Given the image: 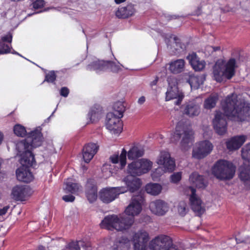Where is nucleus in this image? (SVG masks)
<instances>
[{
    "instance_id": "1",
    "label": "nucleus",
    "mask_w": 250,
    "mask_h": 250,
    "mask_svg": "<svg viewBox=\"0 0 250 250\" xmlns=\"http://www.w3.org/2000/svg\"><path fill=\"white\" fill-rule=\"evenodd\" d=\"M246 99V97L242 98L232 94L222 102V108L225 115L217 111L213 120L214 128L218 134L223 135L227 131L226 116L235 121L249 120L250 118V104Z\"/></svg>"
},
{
    "instance_id": "2",
    "label": "nucleus",
    "mask_w": 250,
    "mask_h": 250,
    "mask_svg": "<svg viewBox=\"0 0 250 250\" xmlns=\"http://www.w3.org/2000/svg\"><path fill=\"white\" fill-rule=\"evenodd\" d=\"M143 198L141 195L133 196L131 202L125 210V215H109L106 216L100 223L101 227L110 230L124 231L129 229L134 222V216L142 210Z\"/></svg>"
},
{
    "instance_id": "3",
    "label": "nucleus",
    "mask_w": 250,
    "mask_h": 250,
    "mask_svg": "<svg viewBox=\"0 0 250 250\" xmlns=\"http://www.w3.org/2000/svg\"><path fill=\"white\" fill-rule=\"evenodd\" d=\"M235 171V166L231 162L225 160L217 161L212 168V174L221 180L232 179Z\"/></svg>"
},
{
    "instance_id": "4",
    "label": "nucleus",
    "mask_w": 250,
    "mask_h": 250,
    "mask_svg": "<svg viewBox=\"0 0 250 250\" xmlns=\"http://www.w3.org/2000/svg\"><path fill=\"white\" fill-rule=\"evenodd\" d=\"M236 61L234 59H230L224 64L222 63L216 62L213 68V78L217 82H221L223 77L230 79L235 74Z\"/></svg>"
},
{
    "instance_id": "5",
    "label": "nucleus",
    "mask_w": 250,
    "mask_h": 250,
    "mask_svg": "<svg viewBox=\"0 0 250 250\" xmlns=\"http://www.w3.org/2000/svg\"><path fill=\"white\" fill-rule=\"evenodd\" d=\"M191 131L181 122L176 125L175 131L172 135L170 139L172 142H177L181 138L180 146L183 150H188L191 144Z\"/></svg>"
},
{
    "instance_id": "6",
    "label": "nucleus",
    "mask_w": 250,
    "mask_h": 250,
    "mask_svg": "<svg viewBox=\"0 0 250 250\" xmlns=\"http://www.w3.org/2000/svg\"><path fill=\"white\" fill-rule=\"evenodd\" d=\"M43 138L41 129L39 127L27 134L26 138L16 144V149L20 151L25 149H32L41 146Z\"/></svg>"
},
{
    "instance_id": "7",
    "label": "nucleus",
    "mask_w": 250,
    "mask_h": 250,
    "mask_svg": "<svg viewBox=\"0 0 250 250\" xmlns=\"http://www.w3.org/2000/svg\"><path fill=\"white\" fill-rule=\"evenodd\" d=\"M150 250H184L181 246L174 245L168 236L160 235L152 240L149 243Z\"/></svg>"
},
{
    "instance_id": "8",
    "label": "nucleus",
    "mask_w": 250,
    "mask_h": 250,
    "mask_svg": "<svg viewBox=\"0 0 250 250\" xmlns=\"http://www.w3.org/2000/svg\"><path fill=\"white\" fill-rule=\"evenodd\" d=\"M153 163L150 160L141 159L134 161L127 167V173L134 176H140L148 172L152 167Z\"/></svg>"
},
{
    "instance_id": "9",
    "label": "nucleus",
    "mask_w": 250,
    "mask_h": 250,
    "mask_svg": "<svg viewBox=\"0 0 250 250\" xmlns=\"http://www.w3.org/2000/svg\"><path fill=\"white\" fill-rule=\"evenodd\" d=\"M167 82L169 86L166 92V101L175 99L176 100L174 102L175 104L176 105L180 104L184 96L178 90L176 80L175 78H168Z\"/></svg>"
},
{
    "instance_id": "10",
    "label": "nucleus",
    "mask_w": 250,
    "mask_h": 250,
    "mask_svg": "<svg viewBox=\"0 0 250 250\" xmlns=\"http://www.w3.org/2000/svg\"><path fill=\"white\" fill-rule=\"evenodd\" d=\"M127 191L124 187L107 188L103 189L100 192V198L104 203H109L117 198L120 194Z\"/></svg>"
},
{
    "instance_id": "11",
    "label": "nucleus",
    "mask_w": 250,
    "mask_h": 250,
    "mask_svg": "<svg viewBox=\"0 0 250 250\" xmlns=\"http://www.w3.org/2000/svg\"><path fill=\"white\" fill-rule=\"evenodd\" d=\"M213 146L208 140L201 141L196 144L192 150V157L197 159H201L212 151Z\"/></svg>"
},
{
    "instance_id": "12",
    "label": "nucleus",
    "mask_w": 250,
    "mask_h": 250,
    "mask_svg": "<svg viewBox=\"0 0 250 250\" xmlns=\"http://www.w3.org/2000/svg\"><path fill=\"white\" fill-rule=\"evenodd\" d=\"M122 117L115 116L114 113H107L106 115V128L114 134H120L123 130Z\"/></svg>"
},
{
    "instance_id": "13",
    "label": "nucleus",
    "mask_w": 250,
    "mask_h": 250,
    "mask_svg": "<svg viewBox=\"0 0 250 250\" xmlns=\"http://www.w3.org/2000/svg\"><path fill=\"white\" fill-rule=\"evenodd\" d=\"M149 239L148 233L145 230L135 233L133 237L134 250H147L146 246Z\"/></svg>"
},
{
    "instance_id": "14",
    "label": "nucleus",
    "mask_w": 250,
    "mask_h": 250,
    "mask_svg": "<svg viewBox=\"0 0 250 250\" xmlns=\"http://www.w3.org/2000/svg\"><path fill=\"white\" fill-rule=\"evenodd\" d=\"M183 114L187 116L193 118L198 116L201 112L200 104L195 101H190L182 105Z\"/></svg>"
},
{
    "instance_id": "15",
    "label": "nucleus",
    "mask_w": 250,
    "mask_h": 250,
    "mask_svg": "<svg viewBox=\"0 0 250 250\" xmlns=\"http://www.w3.org/2000/svg\"><path fill=\"white\" fill-rule=\"evenodd\" d=\"M191 194L189 198L190 206L194 212L200 215L204 213L205 209L200 198L196 194V190L192 187H190Z\"/></svg>"
},
{
    "instance_id": "16",
    "label": "nucleus",
    "mask_w": 250,
    "mask_h": 250,
    "mask_svg": "<svg viewBox=\"0 0 250 250\" xmlns=\"http://www.w3.org/2000/svg\"><path fill=\"white\" fill-rule=\"evenodd\" d=\"M151 211L158 216L165 215L168 210V206L167 203L162 200H156L149 204Z\"/></svg>"
},
{
    "instance_id": "17",
    "label": "nucleus",
    "mask_w": 250,
    "mask_h": 250,
    "mask_svg": "<svg viewBox=\"0 0 250 250\" xmlns=\"http://www.w3.org/2000/svg\"><path fill=\"white\" fill-rule=\"evenodd\" d=\"M31 149H25L22 150L17 149L18 153L21 157L20 163L23 167H29L33 166L35 163L34 156L31 151Z\"/></svg>"
},
{
    "instance_id": "18",
    "label": "nucleus",
    "mask_w": 250,
    "mask_h": 250,
    "mask_svg": "<svg viewBox=\"0 0 250 250\" xmlns=\"http://www.w3.org/2000/svg\"><path fill=\"white\" fill-rule=\"evenodd\" d=\"M31 194V189L27 186H17L13 188L12 195L17 201H23Z\"/></svg>"
},
{
    "instance_id": "19",
    "label": "nucleus",
    "mask_w": 250,
    "mask_h": 250,
    "mask_svg": "<svg viewBox=\"0 0 250 250\" xmlns=\"http://www.w3.org/2000/svg\"><path fill=\"white\" fill-rule=\"evenodd\" d=\"M85 194L89 202L95 201L97 197V188L96 182L94 179L87 180L85 186Z\"/></svg>"
},
{
    "instance_id": "20",
    "label": "nucleus",
    "mask_w": 250,
    "mask_h": 250,
    "mask_svg": "<svg viewBox=\"0 0 250 250\" xmlns=\"http://www.w3.org/2000/svg\"><path fill=\"white\" fill-rule=\"evenodd\" d=\"M239 178L242 182L244 188L250 189V167L245 165L241 166L239 168Z\"/></svg>"
},
{
    "instance_id": "21",
    "label": "nucleus",
    "mask_w": 250,
    "mask_h": 250,
    "mask_svg": "<svg viewBox=\"0 0 250 250\" xmlns=\"http://www.w3.org/2000/svg\"><path fill=\"white\" fill-rule=\"evenodd\" d=\"M99 146L96 144L89 143L85 146L83 148V156L84 162L89 163L97 152Z\"/></svg>"
},
{
    "instance_id": "22",
    "label": "nucleus",
    "mask_w": 250,
    "mask_h": 250,
    "mask_svg": "<svg viewBox=\"0 0 250 250\" xmlns=\"http://www.w3.org/2000/svg\"><path fill=\"white\" fill-rule=\"evenodd\" d=\"M190 64L196 71H202L206 64L204 60H201L195 53H192L189 54L187 57Z\"/></svg>"
},
{
    "instance_id": "23",
    "label": "nucleus",
    "mask_w": 250,
    "mask_h": 250,
    "mask_svg": "<svg viewBox=\"0 0 250 250\" xmlns=\"http://www.w3.org/2000/svg\"><path fill=\"white\" fill-rule=\"evenodd\" d=\"M247 136L244 135L235 136L226 142L228 149L230 150L239 148L246 142Z\"/></svg>"
},
{
    "instance_id": "24",
    "label": "nucleus",
    "mask_w": 250,
    "mask_h": 250,
    "mask_svg": "<svg viewBox=\"0 0 250 250\" xmlns=\"http://www.w3.org/2000/svg\"><path fill=\"white\" fill-rule=\"evenodd\" d=\"M136 176L130 174L124 179V181L127 186L125 188L127 189V190H128L131 192L138 190L141 186V180Z\"/></svg>"
},
{
    "instance_id": "25",
    "label": "nucleus",
    "mask_w": 250,
    "mask_h": 250,
    "mask_svg": "<svg viewBox=\"0 0 250 250\" xmlns=\"http://www.w3.org/2000/svg\"><path fill=\"white\" fill-rule=\"evenodd\" d=\"M17 179L24 183H29L33 179V176L28 167H21L16 170Z\"/></svg>"
},
{
    "instance_id": "26",
    "label": "nucleus",
    "mask_w": 250,
    "mask_h": 250,
    "mask_svg": "<svg viewBox=\"0 0 250 250\" xmlns=\"http://www.w3.org/2000/svg\"><path fill=\"white\" fill-rule=\"evenodd\" d=\"M130 247V241L126 237L116 238L110 247V250H128Z\"/></svg>"
},
{
    "instance_id": "27",
    "label": "nucleus",
    "mask_w": 250,
    "mask_h": 250,
    "mask_svg": "<svg viewBox=\"0 0 250 250\" xmlns=\"http://www.w3.org/2000/svg\"><path fill=\"white\" fill-rule=\"evenodd\" d=\"M190 182L196 188H204L208 186L207 180L202 175L197 172L192 173L189 176Z\"/></svg>"
},
{
    "instance_id": "28",
    "label": "nucleus",
    "mask_w": 250,
    "mask_h": 250,
    "mask_svg": "<svg viewBox=\"0 0 250 250\" xmlns=\"http://www.w3.org/2000/svg\"><path fill=\"white\" fill-rule=\"evenodd\" d=\"M135 10L132 4H128L125 7L119 8L116 12L115 15L118 18L125 19L134 14Z\"/></svg>"
},
{
    "instance_id": "29",
    "label": "nucleus",
    "mask_w": 250,
    "mask_h": 250,
    "mask_svg": "<svg viewBox=\"0 0 250 250\" xmlns=\"http://www.w3.org/2000/svg\"><path fill=\"white\" fill-rule=\"evenodd\" d=\"M185 61L183 59H178L170 62L169 63V70L173 74H178L184 69Z\"/></svg>"
},
{
    "instance_id": "30",
    "label": "nucleus",
    "mask_w": 250,
    "mask_h": 250,
    "mask_svg": "<svg viewBox=\"0 0 250 250\" xmlns=\"http://www.w3.org/2000/svg\"><path fill=\"white\" fill-rule=\"evenodd\" d=\"M87 70L100 73L107 70L106 61L103 60H96L89 64L86 67Z\"/></svg>"
},
{
    "instance_id": "31",
    "label": "nucleus",
    "mask_w": 250,
    "mask_h": 250,
    "mask_svg": "<svg viewBox=\"0 0 250 250\" xmlns=\"http://www.w3.org/2000/svg\"><path fill=\"white\" fill-rule=\"evenodd\" d=\"M64 185L65 192L72 194H76L81 188L79 184L73 182L72 179H67L64 182Z\"/></svg>"
},
{
    "instance_id": "32",
    "label": "nucleus",
    "mask_w": 250,
    "mask_h": 250,
    "mask_svg": "<svg viewBox=\"0 0 250 250\" xmlns=\"http://www.w3.org/2000/svg\"><path fill=\"white\" fill-rule=\"evenodd\" d=\"M126 151L123 148L120 155L114 154L110 157L111 161L114 164H117L120 162L121 168H123L126 165Z\"/></svg>"
},
{
    "instance_id": "33",
    "label": "nucleus",
    "mask_w": 250,
    "mask_h": 250,
    "mask_svg": "<svg viewBox=\"0 0 250 250\" xmlns=\"http://www.w3.org/2000/svg\"><path fill=\"white\" fill-rule=\"evenodd\" d=\"M204 81L205 78L203 76H190L188 82L191 89H196L203 83Z\"/></svg>"
},
{
    "instance_id": "34",
    "label": "nucleus",
    "mask_w": 250,
    "mask_h": 250,
    "mask_svg": "<svg viewBox=\"0 0 250 250\" xmlns=\"http://www.w3.org/2000/svg\"><path fill=\"white\" fill-rule=\"evenodd\" d=\"M144 150L143 148L134 146L131 148L127 153L128 159L134 160L143 156Z\"/></svg>"
},
{
    "instance_id": "35",
    "label": "nucleus",
    "mask_w": 250,
    "mask_h": 250,
    "mask_svg": "<svg viewBox=\"0 0 250 250\" xmlns=\"http://www.w3.org/2000/svg\"><path fill=\"white\" fill-rule=\"evenodd\" d=\"M162 189V186L157 183L147 184L145 187L146 192L152 195L156 196L160 193Z\"/></svg>"
},
{
    "instance_id": "36",
    "label": "nucleus",
    "mask_w": 250,
    "mask_h": 250,
    "mask_svg": "<svg viewBox=\"0 0 250 250\" xmlns=\"http://www.w3.org/2000/svg\"><path fill=\"white\" fill-rule=\"evenodd\" d=\"M71 250H81V247L85 250H89L90 246L89 243L80 240L77 241H72L68 244Z\"/></svg>"
},
{
    "instance_id": "37",
    "label": "nucleus",
    "mask_w": 250,
    "mask_h": 250,
    "mask_svg": "<svg viewBox=\"0 0 250 250\" xmlns=\"http://www.w3.org/2000/svg\"><path fill=\"white\" fill-rule=\"evenodd\" d=\"M113 111L109 112L108 113H114L115 116L119 117H123L124 112L125 111V107L123 103L121 102H117L113 105Z\"/></svg>"
},
{
    "instance_id": "38",
    "label": "nucleus",
    "mask_w": 250,
    "mask_h": 250,
    "mask_svg": "<svg viewBox=\"0 0 250 250\" xmlns=\"http://www.w3.org/2000/svg\"><path fill=\"white\" fill-rule=\"evenodd\" d=\"M218 100V96L216 94L211 95L206 99L204 103V107L205 109H210L215 107Z\"/></svg>"
},
{
    "instance_id": "39",
    "label": "nucleus",
    "mask_w": 250,
    "mask_h": 250,
    "mask_svg": "<svg viewBox=\"0 0 250 250\" xmlns=\"http://www.w3.org/2000/svg\"><path fill=\"white\" fill-rule=\"evenodd\" d=\"M167 160L165 162L164 164H158L160 166H162L165 171H168V172H171L175 169V163L174 159L170 156Z\"/></svg>"
},
{
    "instance_id": "40",
    "label": "nucleus",
    "mask_w": 250,
    "mask_h": 250,
    "mask_svg": "<svg viewBox=\"0 0 250 250\" xmlns=\"http://www.w3.org/2000/svg\"><path fill=\"white\" fill-rule=\"evenodd\" d=\"M101 109L97 108H92L90 109L88 114V117L89 118L91 122H93L100 118L101 116Z\"/></svg>"
},
{
    "instance_id": "41",
    "label": "nucleus",
    "mask_w": 250,
    "mask_h": 250,
    "mask_svg": "<svg viewBox=\"0 0 250 250\" xmlns=\"http://www.w3.org/2000/svg\"><path fill=\"white\" fill-rule=\"evenodd\" d=\"M107 70L110 69L112 72L117 73L122 70L121 67L123 66L119 62L116 64L115 62L107 61H106Z\"/></svg>"
},
{
    "instance_id": "42",
    "label": "nucleus",
    "mask_w": 250,
    "mask_h": 250,
    "mask_svg": "<svg viewBox=\"0 0 250 250\" xmlns=\"http://www.w3.org/2000/svg\"><path fill=\"white\" fill-rule=\"evenodd\" d=\"M14 132L18 136L24 137L26 134L25 128L20 125H16L14 127Z\"/></svg>"
},
{
    "instance_id": "43",
    "label": "nucleus",
    "mask_w": 250,
    "mask_h": 250,
    "mask_svg": "<svg viewBox=\"0 0 250 250\" xmlns=\"http://www.w3.org/2000/svg\"><path fill=\"white\" fill-rule=\"evenodd\" d=\"M167 172V171H165V170H164V169L162 167H159L152 171L151 173V177L154 181H158L160 177L164 173Z\"/></svg>"
},
{
    "instance_id": "44",
    "label": "nucleus",
    "mask_w": 250,
    "mask_h": 250,
    "mask_svg": "<svg viewBox=\"0 0 250 250\" xmlns=\"http://www.w3.org/2000/svg\"><path fill=\"white\" fill-rule=\"evenodd\" d=\"M242 157L243 159L250 162V143L242 148Z\"/></svg>"
},
{
    "instance_id": "45",
    "label": "nucleus",
    "mask_w": 250,
    "mask_h": 250,
    "mask_svg": "<svg viewBox=\"0 0 250 250\" xmlns=\"http://www.w3.org/2000/svg\"><path fill=\"white\" fill-rule=\"evenodd\" d=\"M170 156V155L168 152L166 151H161L157 158L156 162L158 164H164L166 161L169 159L168 158Z\"/></svg>"
},
{
    "instance_id": "46",
    "label": "nucleus",
    "mask_w": 250,
    "mask_h": 250,
    "mask_svg": "<svg viewBox=\"0 0 250 250\" xmlns=\"http://www.w3.org/2000/svg\"><path fill=\"white\" fill-rule=\"evenodd\" d=\"M188 209L187 205L185 202L182 201L179 203L178 206V211L181 216H185L188 211Z\"/></svg>"
},
{
    "instance_id": "47",
    "label": "nucleus",
    "mask_w": 250,
    "mask_h": 250,
    "mask_svg": "<svg viewBox=\"0 0 250 250\" xmlns=\"http://www.w3.org/2000/svg\"><path fill=\"white\" fill-rule=\"evenodd\" d=\"M56 79V75L54 71H51L45 76L44 82L46 81L48 83H54Z\"/></svg>"
},
{
    "instance_id": "48",
    "label": "nucleus",
    "mask_w": 250,
    "mask_h": 250,
    "mask_svg": "<svg viewBox=\"0 0 250 250\" xmlns=\"http://www.w3.org/2000/svg\"><path fill=\"white\" fill-rule=\"evenodd\" d=\"M229 241L231 242H233L236 244H239L241 243L250 244V237L247 236L243 238H236L235 239L230 238Z\"/></svg>"
},
{
    "instance_id": "49",
    "label": "nucleus",
    "mask_w": 250,
    "mask_h": 250,
    "mask_svg": "<svg viewBox=\"0 0 250 250\" xmlns=\"http://www.w3.org/2000/svg\"><path fill=\"white\" fill-rule=\"evenodd\" d=\"M181 177L182 172H175L170 176V181L172 183H177L181 180Z\"/></svg>"
},
{
    "instance_id": "50",
    "label": "nucleus",
    "mask_w": 250,
    "mask_h": 250,
    "mask_svg": "<svg viewBox=\"0 0 250 250\" xmlns=\"http://www.w3.org/2000/svg\"><path fill=\"white\" fill-rule=\"evenodd\" d=\"M10 52V46L8 44L0 42V54H7Z\"/></svg>"
},
{
    "instance_id": "51",
    "label": "nucleus",
    "mask_w": 250,
    "mask_h": 250,
    "mask_svg": "<svg viewBox=\"0 0 250 250\" xmlns=\"http://www.w3.org/2000/svg\"><path fill=\"white\" fill-rule=\"evenodd\" d=\"M44 1L43 0H36L33 3V7L35 9H38L44 6Z\"/></svg>"
},
{
    "instance_id": "52",
    "label": "nucleus",
    "mask_w": 250,
    "mask_h": 250,
    "mask_svg": "<svg viewBox=\"0 0 250 250\" xmlns=\"http://www.w3.org/2000/svg\"><path fill=\"white\" fill-rule=\"evenodd\" d=\"M12 41V36L10 34H8L3 37L1 38V41H0V42H2L3 43H5V42H8L9 43H11Z\"/></svg>"
},
{
    "instance_id": "53",
    "label": "nucleus",
    "mask_w": 250,
    "mask_h": 250,
    "mask_svg": "<svg viewBox=\"0 0 250 250\" xmlns=\"http://www.w3.org/2000/svg\"><path fill=\"white\" fill-rule=\"evenodd\" d=\"M69 93V90L66 87H63L61 89L60 95L64 97L68 96Z\"/></svg>"
},
{
    "instance_id": "54",
    "label": "nucleus",
    "mask_w": 250,
    "mask_h": 250,
    "mask_svg": "<svg viewBox=\"0 0 250 250\" xmlns=\"http://www.w3.org/2000/svg\"><path fill=\"white\" fill-rule=\"evenodd\" d=\"M75 198V197L72 195H64L62 197V199L64 201L67 202H73L74 201Z\"/></svg>"
},
{
    "instance_id": "55",
    "label": "nucleus",
    "mask_w": 250,
    "mask_h": 250,
    "mask_svg": "<svg viewBox=\"0 0 250 250\" xmlns=\"http://www.w3.org/2000/svg\"><path fill=\"white\" fill-rule=\"evenodd\" d=\"M9 207L7 206L3 207L2 208L0 209V216L4 215L7 212Z\"/></svg>"
},
{
    "instance_id": "56",
    "label": "nucleus",
    "mask_w": 250,
    "mask_h": 250,
    "mask_svg": "<svg viewBox=\"0 0 250 250\" xmlns=\"http://www.w3.org/2000/svg\"><path fill=\"white\" fill-rule=\"evenodd\" d=\"M146 101V98L144 96H141L138 101V103L140 104H143Z\"/></svg>"
},
{
    "instance_id": "57",
    "label": "nucleus",
    "mask_w": 250,
    "mask_h": 250,
    "mask_svg": "<svg viewBox=\"0 0 250 250\" xmlns=\"http://www.w3.org/2000/svg\"><path fill=\"white\" fill-rule=\"evenodd\" d=\"M158 81V78L156 77L155 80H154L153 81H152L150 83V85L151 87H152L153 86L156 85L157 84V83Z\"/></svg>"
},
{
    "instance_id": "58",
    "label": "nucleus",
    "mask_w": 250,
    "mask_h": 250,
    "mask_svg": "<svg viewBox=\"0 0 250 250\" xmlns=\"http://www.w3.org/2000/svg\"><path fill=\"white\" fill-rule=\"evenodd\" d=\"M176 39H177V38H176V37H174V40H175V43H176V45H178V44H179L180 47L182 49H183V46H184V45H183V44H181V43H179V42H177L176 41H177Z\"/></svg>"
},
{
    "instance_id": "59",
    "label": "nucleus",
    "mask_w": 250,
    "mask_h": 250,
    "mask_svg": "<svg viewBox=\"0 0 250 250\" xmlns=\"http://www.w3.org/2000/svg\"><path fill=\"white\" fill-rule=\"evenodd\" d=\"M9 53H11L13 54H16V55H19L22 57H23L21 55H20L18 52L13 50V51L11 52V48L10 47V52Z\"/></svg>"
},
{
    "instance_id": "60",
    "label": "nucleus",
    "mask_w": 250,
    "mask_h": 250,
    "mask_svg": "<svg viewBox=\"0 0 250 250\" xmlns=\"http://www.w3.org/2000/svg\"><path fill=\"white\" fill-rule=\"evenodd\" d=\"M115 0V2L117 3V4H120L122 2H123L124 1H125L126 0Z\"/></svg>"
},
{
    "instance_id": "61",
    "label": "nucleus",
    "mask_w": 250,
    "mask_h": 250,
    "mask_svg": "<svg viewBox=\"0 0 250 250\" xmlns=\"http://www.w3.org/2000/svg\"><path fill=\"white\" fill-rule=\"evenodd\" d=\"M3 134H2L1 132H0V145L1 144V143L3 140Z\"/></svg>"
},
{
    "instance_id": "62",
    "label": "nucleus",
    "mask_w": 250,
    "mask_h": 250,
    "mask_svg": "<svg viewBox=\"0 0 250 250\" xmlns=\"http://www.w3.org/2000/svg\"><path fill=\"white\" fill-rule=\"evenodd\" d=\"M213 50V51H216L217 50H219L220 49V47H219V46H217V47H212Z\"/></svg>"
},
{
    "instance_id": "63",
    "label": "nucleus",
    "mask_w": 250,
    "mask_h": 250,
    "mask_svg": "<svg viewBox=\"0 0 250 250\" xmlns=\"http://www.w3.org/2000/svg\"><path fill=\"white\" fill-rule=\"evenodd\" d=\"M37 250H45V248L43 246H40L38 248Z\"/></svg>"
},
{
    "instance_id": "64",
    "label": "nucleus",
    "mask_w": 250,
    "mask_h": 250,
    "mask_svg": "<svg viewBox=\"0 0 250 250\" xmlns=\"http://www.w3.org/2000/svg\"><path fill=\"white\" fill-rule=\"evenodd\" d=\"M56 110V108L55 109L54 111L53 112H52V115L49 117V118H50L53 115V114H54V112Z\"/></svg>"
}]
</instances>
